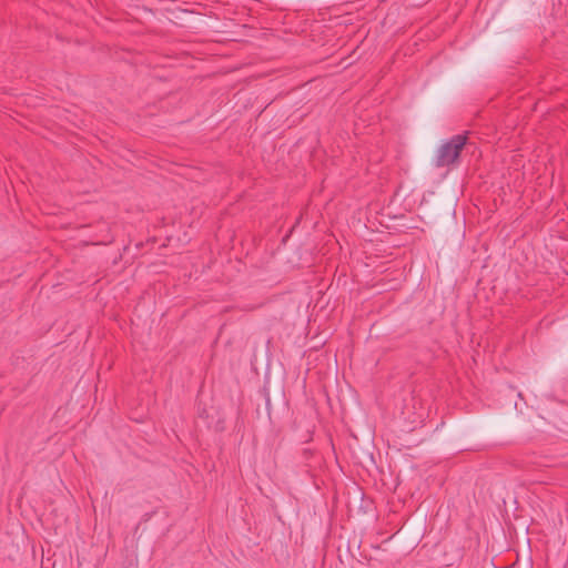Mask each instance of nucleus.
Instances as JSON below:
<instances>
[{"mask_svg": "<svg viewBox=\"0 0 568 568\" xmlns=\"http://www.w3.org/2000/svg\"><path fill=\"white\" fill-rule=\"evenodd\" d=\"M467 140L468 135L467 132H465L463 134L453 135L449 140L444 142L437 150L434 165L438 169L457 165Z\"/></svg>", "mask_w": 568, "mask_h": 568, "instance_id": "obj_1", "label": "nucleus"}]
</instances>
